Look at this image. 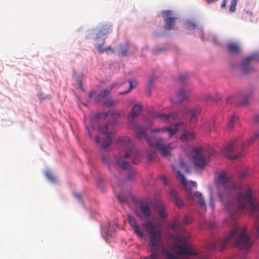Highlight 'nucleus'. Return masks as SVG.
<instances>
[{
    "label": "nucleus",
    "mask_w": 259,
    "mask_h": 259,
    "mask_svg": "<svg viewBox=\"0 0 259 259\" xmlns=\"http://www.w3.org/2000/svg\"><path fill=\"white\" fill-rule=\"evenodd\" d=\"M219 191L227 192L235 191L237 197L235 199L229 201L225 205L228 211L230 219H226L228 224L233 223L242 211L247 210L251 214L257 212L258 209L257 203L253 199L251 192L248 186L236 185L231 181V176L224 171L219 174L216 180Z\"/></svg>",
    "instance_id": "1"
},
{
    "label": "nucleus",
    "mask_w": 259,
    "mask_h": 259,
    "mask_svg": "<svg viewBox=\"0 0 259 259\" xmlns=\"http://www.w3.org/2000/svg\"><path fill=\"white\" fill-rule=\"evenodd\" d=\"M145 231L149 234V246L151 254L144 259H158L160 252L164 255L161 259H178L176 255L163 247L162 231L157 229L155 225L148 221L145 224Z\"/></svg>",
    "instance_id": "2"
},
{
    "label": "nucleus",
    "mask_w": 259,
    "mask_h": 259,
    "mask_svg": "<svg viewBox=\"0 0 259 259\" xmlns=\"http://www.w3.org/2000/svg\"><path fill=\"white\" fill-rule=\"evenodd\" d=\"M141 111L142 106L141 105L136 104L133 106L131 115L128 118L131 128L136 132L139 138H145L147 144L151 148L159 150L163 156L167 155L169 154V150L174 148L171 146L172 144L165 146L163 144V141L162 138H148L145 128L136 123L135 119L140 115ZM147 128H146V129Z\"/></svg>",
    "instance_id": "3"
},
{
    "label": "nucleus",
    "mask_w": 259,
    "mask_h": 259,
    "mask_svg": "<svg viewBox=\"0 0 259 259\" xmlns=\"http://www.w3.org/2000/svg\"><path fill=\"white\" fill-rule=\"evenodd\" d=\"M236 234L238 235L235 241L236 246L240 249H248L251 247L252 242L247 234V228H239L235 225L227 236L219 239L216 242L210 243L208 245V249L213 250L219 248L221 250L225 249L228 242Z\"/></svg>",
    "instance_id": "4"
},
{
    "label": "nucleus",
    "mask_w": 259,
    "mask_h": 259,
    "mask_svg": "<svg viewBox=\"0 0 259 259\" xmlns=\"http://www.w3.org/2000/svg\"><path fill=\"white\" fill-rule=\"evenodd\" d=\"M258 137L259 133H256L246 142L241 138H237L223 148L222 151V154L231 159H237L243 155L245 148L252 143Z\"/></svg>",
    "instance_id": "5"
},
{
    "label": "nucleus",
    "mask_w": 259,
    "mask_h": 259,
    "mask_svg": "<svg viewBox=\"0 0 259 259\" xmlns=\"http://www.w3.org/2000/svg\"><path fill=\"white\" fill-rule=\"evenodd\" d=\"M176 177L177 179L185 186L189 199L194 202H197L201 208L205 209V202L202 194L198 191L194 193L192 192V188L195 187L197 186L196 182L194 181H190L188 182L186 180L185 176L179 170L177 171Z\"/></svg>",
    "instance_id": "6"
},
{
    "label": "nucleus",
    "mask_w": 259,
    "mask_h": 259,
    "mask_svg": "<svg viewBox=\"0 0 259 259\" xmlns=\"http://www.w3.org/2000/svg\"><path fill=\"white\" fill-rule=\"evenodd\" d=\"M177 240L180 244H175L174 247L178 250V254L183 257L197 255V252L188 244L186 240H184L180 237Z\"/></svg>",
    "instance_id": "7"
},
{
    "label": "nucleus",
    "mask_w": 259,
    "mask_h": 259,
    "mask_svg": "<svg viewBox=\"0 0 259 259\" xmlns=\"http://www.w3.org/2000/svg\"><path fill=\"white\" fill-rule=\"evenodd\" d=\"M125 141L127 145V149L125 152L123 158H130L135 164L139 163L142 159V157L139 152L131 146V140L128 137L125 138Z\"/></svg>",
    "instance_id": "8"
},
{
    "label": "nucleus",
    "mask_w": 259,
    "mask_h": 259,
    "mask_svg": "<svg viewBox=\"0 0 259 259\" xmlns=\"http://www.w3.org/2000/svg\"><path fill=\"white\" fill-rule=\"evenodd\" d=\"M207 154L203 148H199L192 151V158L196 166L203 168L206 164Z\"/></svg>",
    "instance_id": "9"
},
{
    "label": "nucleus",
    "mask_w": 259,
    "mask_h": 259,
    "mask_svg": "<svg viewBox=\"0 0 259 259\" xmlns=\"http://www.w3.org/2000/svg\"><path fill=\"white\" fill-rule=\"evenodd\" d=\"M136 215L140 219L141 221L144 219L146 220V222L150 221V219L152 215V211L149 206L146 203H141L140 204L139 209L136 210ZM145 223L143 224V226L145 227Z\"/></svg>",
    "instance_id": "10"
},
{
    "label": "nucleus",
    "mask_w": 259,
    "mask_h": 259,
    "mask_svg": "<svg viewBox=\"0 0 259 259\" xmlns=\"http://www.w3.org/2000/svg\"><path fill=\"white\" fill-rule=\"evenodd\" d=\"M162 14L165 22L164 29L167 30L171 29L175 25V21L177 17L175 16L173 11L171 10L163 11Z\"/></svg>",
    "instance_id": "11"
},
{
    "label": "nucleus",
    "mask_w": 259,
    "mask_h": 259,
    "mask_svg": "<svg viewBox=\"0 0 259 259\" xmlns=\"http://www.w3.org/2000/svg\"><path fill=\"white\" fill-rule=\"evenodd\" d=\"M186 125L184 123H178L175 125L174 126L165 127L162 128H156L152 131L153 133L163 132H167L169 137H171L180 129H185Z\"/></svg>",
    "instance_id": "12"
},
{
    "label": "nucleus",
    "mask_w": 259,
    "mask_h": 259,
    "mask_svg": "<svg viewBox=\"0 0 259 259\" xmlns=\"http://www.w3.org/2000/svg\"><path fill=\"white\" fill-rule=\"evenodd\" d=\"M182 114H190V121L192 123H195L197 122V116L199 114L200 110L199 108H193L189 109L187 107H184L181 111Z\"/></svg>",
    "instance_id": "13"
},
{
    "label": "nucleus",
    "mask_w": 259,
    "mask_h": 259,
    "mask_svg": "<svg viewBox=\"0 0 259 259\" xmlns=\"http://www.w3.org/2000/svg\"><path fill=\"white\" fill-rule=\"evenodd\" d=\"M256 58L257 55L253 54L246 57L242 60L241 63V71L242 73L246 74L250 72L252 70L249 63L250 62L255 60Z\"/></svg>",
    "instance_id": "14"
},
{
    "label": "nucleus",
    "mask_w": 259,
    "mask_h": 259,
    "mask_svg": "<svg viewBox=\"0 0 259 259\" xmlns=\"http://www.w3.org/2000/svg\"><path fill=\"white\" fill-rule=\"evenodd\" d=\"M127 221L131 226L134 229L135 233L140 238H144L145 235L143 230L136 222L135 218L131 215H127Z\"/></svg>",
    "instance_id": "15"
},
{
    "label": "nucleus",
    "mask_w": 259,
    "mask_h": 259,
    "mask_svg": "<svg viewBox=\"0 0 259 259\" xmlns=\"http://www.w3.org/2000/svg\"><path fill=\"white\" fill-rule=\"evenodd\" d=\"M178 114L177 113L173 112L168 114L156 113L154 114V117L159 118L160 120L167 123H172L178 118Z\"/></svg>",
    "instance_id": "16"
},
{
    "label": "nucleus",
    "mask_w": 259,
    "mask_h": 259,
    "mask_svg": "<svg viewBox=\"0 0 259 259\" xmlns=\"http://www.w3.org/2000/svg\"><path fill=\"white\" fill-rule=\"evenodd\" d=\"M112 26L109 24L103 25L96 32V39L102 38L104 36L110 34L112 31Z\"/></svg>",
    "instance_id": "17"
},
{
    "label": "nucleus",
    "mask_w": 259,
    "mask_h": 259,
    "mask_svg": "<svg viewBox=\"0 0 259 259\" xmlns=\"http://www.w3.org/2000/svg\"><path fill=\"white\" fill-rule=\"evenodd\" d=\"M176 98H172L171 101L172 103L181 102L188 97V93L184 90H180L175 95Z\"/></svg>",
    "instance_id": "18"
},
{
    "label": "nucleus",
    "mask_w": 259,
    "mask_h": 259,
    "mask_svg": "<svg viewBox=\"0 0 259 259\" xmlns=\"http://www.w3.org/2000/svg\"><path fill=\"white\" fill-rule=\"evenodd\" d=\"M170 194L175 199L177 206L179 207H182L184 206L183 201L178 197V194L177 191L174 189L170 190Z\"/></svg>",
    "instance_id": "19"
},
{
    "label": "nucleus",
    "mask_w": 259,
    "mask_h": 259,
    "mask_svg": "<svg viewBox=\"0 0 259 259\" xmlns=\"http://www.w3.org/2000/svg\"><path fill=\"white\" fill-rule=\"evenodd\" d=\"M116 164L124 170H128L130 167V163L121 158L116 159Z\"/></svg>",
    "instance_id": "20"
},
{
    "label": "nucleus",
    "mask_w": 259,
    "mask_h": 259,
    "mask_svg": "<svg viewBox=\"0 0 259 259\" xmlns=\"http://www.w3.org/2000/svg\"><path fill=\"white\" fill-rule=\"evenodd\" d=\"M227 48L231 54H236L240 51L239 46L236 43L230 42L227 45Z\"/></svg>",
    "instance_id": "21"
},
{
    "label": "nucleus",
    "mask_w": 259,
    "mask_h": 259,
    "mask_svg": "<svg viewBox=\"0 0 259 259\" xmlns=\"http://www.w3.org/2000/svg\"><path fill=\"white\" fill-rule=\"evenodd\" d=\"M195 138V134L192 132H186L184 133L180 137L182 141H187L192 140Z\"/></svg>",
    "instance_id": "22"
},
{
    "label": "nucleus",
    "mask_w": 259,
    "mask_h": 259,
    "mask_svg": "<svg viewBox=\"0 0 259 259\" xmlns=\"http://www.w3.org/2000/svg\"><path fill=\"white\" fill-rule=\"evenodd\" d=\"M157 212L158 215L162 219L167 217V214L166 212V207L163 204H160L157 206Z\"/></svg>",
    "instance_id": "23"
},
{
    "label": "nucleus",
    "mask_w": 259,
    "mask_h": 259,
    "mask_svg": "<svg viewBox=\"0 0 259 259\" xmlns=\"http://www.w3.org/2000/svg\"><path fill=\"white\" fill-rule=\"evenodd\" d=\"M169 228L173 230H176L177 229L181 227L180 220L178 217H176L174 221L170 222L168 225Z\"/></svg>",
    "instance_id": "24"
},
{
    "label": "nucleus",
    "mask_w": 259,
    "mask_h": 259,
    "mask_svg": "<svg viewBox=\"0 0 259 259\" xmlns=\"http://www.w3.org/2000/svg\"><path fill=\"white\" fill-rule=\"evenodd\" d=\"M238 120V118L235 115H232L229 120L227 130L231 131L233 129L234 125L236 124Z\"/></svg>",
    "instance_id": "25"
},
{
    "label": "nucleus",
    "mask_w": 259,
    "mask_h": 259,
    "mask_svg": "<svg viewBox=\"0 0 259 259\" xmlns=\"http://www.w3.org/2000/svg\"><path fill=\"white\" fill-rule=\"evenodd\" d=\"M109 124H105L103 125H101L99 127V130L103 134L108 135H112V133L109 131Z\"/></svg>",
    "instance_id": "26"
},
{
    "label": "nucleus",
    "mask_w": 259,
    "mask_h": 259,
    "mask_svg": "<svg viewBox=\"0 0 259 259\" xmlns=\"http://www.w3.org/2000/svg\"><path fill=\"white\" fill-rule=\"evenodd\" d=\"M128 47V45L127 42L121 44L119 47V55L122 56L126 55L127 53Z\"/></svg>",
    "instance_id": "27"
},
{
    "label": "nucleus",
    "mask_w": 259,
    "mask_h": 259,
    "mask_svg": "<svg viewBox=\"0 0 259 259\" xmlns=\"http://www.w3.org/2000/svg\"><path fill=\"white\" fill-rule=\"evenodd\" d=\"M112 135H108L106 137L105 139H104V141L103 142V143L102 144L101 147L103 149H106L112 143Z\"/></svg>",
    "instance_id": "28"
},
{
    "label": "nucleus",
    "mask_w": 259,
    "mask_h": 259,
    "mask_svg": "<svg viewBox=\"0 0 259 259\" xmlns=\"http://www.w3.org/2000/svg\"><path fill=\"white\" fill-rule=\"evenodd\" d=\"M114 191L117 195V197L119 200L121 202H124L126 200V198L122 197L121 194H118V190L120 189V185L117 184L116 186H114Z\"/></svg>",
    "instance_id": "29"
},
{
    "label": "nucleus",
    "mask_w": 259,
    "mask_h": 259,
    "mask_svg": "<svg viewBox=\"0 0 259 259\" xmlns=\"http://www.w3.org/2000/svg\"><path fill=\"white\" fill-rule=\"evenodd\" d=\"M97 49H98V50L99 51V52L101 54H102V53H104L105 52L108 51V50H111L112 53L114 52L113 50H112L111 49V47H108L105 49H103V45H101V44H99L97 46Z\"/></svg>",
    "instance_id": "30"
},
{
    "label": "nucleus",
    "mask_w": 259,
    "mask_h": 259,
    "mask_svg": "<svg viewBox=\"0 0 259 259\" xmlns=\"http://www.w3.org/2000/svg\"><path fill=\"white\" fill-rule=\"evenodd\" d=\"M213 122L211 121L210 122H206L204 123V130L208 131H211L213 129Z\"/></svg>",
    "instance_id": "31"
},
{
    "label": "nucleus",
    "mask_w": 259,
    "mask_h": 259,
    "mask_svg": "<svg viewBox=\"0 0 259 259\" xmlns=\"http://www.w3.org/2000/svg\"><path fill=\"white\" fill-rule=\"evenodd\" d=\"M238 0H231V4L229 7V11L231 12H234L236 10V7Z\"/></svg>",
    "instance_id": "32"
},
{
    "label": "nucleus",
    "mask_w": 259,
    "mask_h": 259,
    "mask_svg": "<svg viewBox=\"0 0 259 259\" xmlns=\"http://www.w3.org/2000/svg\"><path fill=\"white\" fill-rule=\"evenodd\" d=\"M136 171L135 170H130L128 172V179L130 181H134L136 179Z\"/></svg>",
    "instance_id": "33"
},
{
    "label": "nucleus",
    "mask_w": 259,
    "mask_h": 259,
    "mask_svg": "<svg viewBox=\"0 0 259 259\" xmlns=\"http://www.w3.org/2000/svg\"><path fill=\"white\" fill-rule=\"evenodd\" d=\"M46 177L52 182H55L56 181V178L51 172H47L46 174Z\"/></svg>",
    "instance_id": "34"
},
{
    "label": "nucleus",
    "mask_w": 259,
    "mask_h": 259,
    "mask_svg": "<svg viewBox=\"0 0 259 259\" xmlns=\"http://www.w3.org/2000/svg\"><path fill=\"white\" fill-rule=\"evenodd\" d=\"M255 225L257 234L259 237V215H256V219L255 220Z\"/></svg>",
    "instance_id": "35"
},
{
    "label": "nucleus",
    "mask_w": 259,
    "mask_h": 259,
    "mask_svg": "<svg viewBox=\"0 0 259 259\" xmlns=\"http://www.w3.org/2000/svg\"><path fill=\"white\" fill-rule=\"evenodd\" d=\"M192 222V219L191 217L186 216L184 220L183 221V223L184 225H188Z\"/></svg>",
    "instance_id": "36"
},
{
    "label": "nucleus",
    "mask_w": 259,
    "mask_h": 259,
    "mask_svg": "<svg viewBox=\"0 0 259 259\" xmlns=\"http://www.w3.org/2000/svg\"><path fill=\"white\" fill-rule=\"evenodd\" d=\"M118 85V83H113L111 84V85L109 88H107L106 90H104L103 91L105 93H106V94L107 95L109 92H110V91L112 90V89L113 88H114V87H116Z\"/></svg>",
    "instance_id": "37"
},
{
    "label": "nucleus",
    "mask_w": 259,
    "mask_h": 259,
    "mask_svg": "<svg viewBox=\"0 0 259 259\" xmlns=\"http://www.w3.org/2000/svg\"><path fill=\"white\" fill-rule=\"evenodd\" d=\"M147 157L149 161L152 160L155 157V152L153 151L148 152Z\"/></svg>",
    "instance_id": "38"
},
{
    "label": "nucleus",
    "mask_w": 259,
    "mask_h": 259,
    "mask_svg": "<svg viewBox=\"0 0 259 259\" xmlns=\"http://www.w3.org/2000/svg\"><path fill=\"white\" fill-rule=\"evenodd\" d=\"M102 161L107 165H109V157L108 156L102 155L101 156Z\"/></svg>",
    "instance_id": "39"
},
{
    "label": "nucleus",
    "mask_w": 259,
    "mask_h": 259,
    "mask_svg": "<svg viewBox=\"0 0 259 259\" xmlns=\"http://www.w3.org/2000/svg\"><path fill=\"white\" fill-rule=\"evenodd\" d=\"M188 75L186 74H181L180 75L178 78V80L180 82H182L186 79L187 78Z\"/></svg>",
    "instance_id": "40"
},
{
    "label": "nucleus",
    "mask_w": 259,
    "mask_h": 259,
    "mask_svg": "<svg viewBox=\"0 0 259 259\" xmlns=\"http://www.w3.org/2000/svg\"><path fill=\"white\" fill-rule=\"evenodd\" d=\"M129 84H130V88H129L128 90L124 92L120 93V94H124L127 93L133 88L134 87H133V82L132 80L129 81Z\"/></svg>",
    "instance_id": "41"
},
{
    "label": "nucleus",
    "mask_w": 259,
    "mask_h": 259,
    "mask_svg": "<svg viewBox=\"0 0 259 259\" xmlns=\"http://www.w3.org/2000/svg\"><path fill=\"white\" fill-rule=\"evenodd\" d=\"M104 104L106 106H112L113 105V101L112 100H107L105 102Z\"/></svg>",
    "instance_id": "42"
},
{
    "label": "nucleus",
    "mask_w": 259,
    "mask_h": 259,
    "mask_svg": "<svg viewBox=\"0 0 259 259\" xmlns=\"http://www.w3.org/2000/svg\"><path fill=\"white\" fill-rule=\"evenodd\" d=\"M195 27H196V25L194 23L191 22H189L187 23V28L188 29H190L194 28Z\"/></svg>",
    "instance_id": "43"
},
{
    "label": "nucleus",
    "mask_w": 259,
    "mask_h": 259,
    "mask_svg": "<svg viewBox=\"0 0 259 259\" xmlns=\"http://www.w3.org/2000/svg\"><path fill=\"white\" fill-rule=\"evenodd\" d=\"M108 114L107 113H98L96 115V118H100L102 116H103L104 118H105L107 116Z\"/></svg>",
    "instance_id": "44"
},
{
    "label": "nucleus",
    "mask_w": 259,
    "mask_h": 259,
    "mask_svg": "<svg viewBox=\"0 0 259 259\" xmlns=\"http://www.w3.org/2000/svg\"><path fill=\"white\" fill-rule=\"evenodd\" d=\"M209 204H210V206L211 207V208L212 209H213L214 208V205L213 199L211 197H210L209 198Z\"/></svg>",
    "instance_id": "45"
},
{
    "label": "nucleus",
    "mask_w": 259,
    "mask_h": 259,
    "mask_svg": "<svg viewBox=\"0 0 259 259\" xmlns=\"http://www.w3.org/2000/svg\"><path fill=\"white\" fill-rule=\"evenodd\" d=\"M74 196L78 200V201L80 202H82V199H81V197L80 196V195L79 194H78V193H75L74 194Z\"/></svg>",
    "instance_id": "46"
},
{
    "label": "nucleus",
    "mask_w": 259,
    "mask_h": 259,
    "mask_svg": "<svg viewBox=\"0 0 259 259\" xmlns=\"http://www.w3.org/2000/svg\"><path fill=\"white\" fill-rule=\"evenodd\" d=\"M161 180L163 183V184L164 185H166L167 184V180H166V177L165 176H162V177H161Z\"/></svg>",
    "instance_id": "47"
},
{
    "label": "nucleus",
    "mask_w": 259,
    "mask_h": 259,
    "mask_svg": "<svg viewBox=\"0 0 259 259\" xmlns=\"http://www.w3.org/2000/svg\"><path fill=\"white\" fill-rule=\"evenodd\" d=\"M227 2V0H223L221 6L222 8H224L226 7Z\"/></svg>",
    "instance_id": "48"
},
{
    "label": "nucleus",
    "mask_w": 259,
    "mask_h": 259,
    "mask_svg": "<svg viewBox=\"0 0 259 259\" xmlns=\"http://www.w3.org/2000/svg\"><path fill=\"white\" fill-rule=\"evenodd\" d=\"M95 142L97 144H99L100 142V138L99 136H96L95 139Z\"/></svg>",
    "instance_id": "49"
},
{
    "label": "nucleus",
    "mask_w": 259,
    "mask_h": 259,
    "mask_svg": "<svg viewBox=\"0 0 259 259\" xmlns=\"http://www.w3.org/2000/svg\"><path fill=\"white\" fill-rule=\"evenodd\" d=\"M245 13L247 15H248L250 17H251L252 16V12L249 10L246 11Z\"/></svg>",
    "instance_id": "50"
},
{
    "label": "nucleus",
    "mask_w": 259,
    "mask_h": 259,
    "mask_svg": "<svg viewBox=\"0 0 259 259\" xmlns=\"http://www.w3.org/2000/svg\"><path fill=\"white\" fill-rule=\"evenodd\" d=\"M106 95H107V94H106V93H105L104 91L102 92L100 94V96L101 97H102V98L105 97Z\"/></svg>",
    "instance_id": "51"
},
{
    "label": "nucleus",
    "mask_w": 259,
    "mask_h": 259,
    "mask_svg": "<svg viewBox=\"0 0 259 259\" xmlns=\"http://www.w3.org/2000/svg\"><path fill=\"white\" fill-rule=\"evenodd\" d=\"M254 121L256 122H259V115H256L254 117Z\"/></svg>",
    "instance_id": "52"
},
{
    "label": "nucleus",
    "mask_w": 259,
    "mask_h": 259,
    "mask_svg": "<svg viewBox=\"0 0 259 259\" xmlns=\"http://www.w3.org/2000/svg\"><path fill=\"white\" fill-rule=\"evenodd\" d=\"M247 175V172L246 171H244L242 172V174L240 175V176L242 178L245 177Z\"/></svg>",
    "instance_id": "53"
},
{
    "label": "nucleus",
    "mask_w": 259,
    "mask_h": 259,
    "mask_svg": "<svg viewBox=\"0 0 259 259\" xmlns=\"http://www.w3.org/2000/svg\"><path fill=\"white\" fill-rule=\"evenodd\" d=\"M190 237V235L189 234V233H187L186 235V236H185V239H187L188 238H189Z\"/></svg>",
    "instance_id": "54"
},
{
    "label": "nucleus",
    "mask_w": 259,
    "mask_h": 259,
    "mask_svg": "<svg viewBox=\"0 0 259 259\" xmlns=\"http://www.w3.org/2000/svg\"><path fill=\"white\" fill-rule=\"evenodd\" d=\"M180 165H181V167L182 168H183V167H184L185 166V164H184V163H183V161H181Z\"/></svg>",
    "instance_id": "55"
},
{
    "label": "nucleus",
    "mask_w": 259,
    "mask_h": 259,
    "mask_svg": "<svg viewBox=\"0 0 259 259\" xmlns=\"http://www.w3.org/2000/svg\"><path fill=\"white\" fill-rule=\"evenodd\" d=\"M207 2L208 3H213V2H215L216 1H218V0H206Z\"/></svg>",
    "instance_id": "56"
},
{
    "label": "nucleus",
    "mask_w": 259,
    "mask_h": 259,
    "mask_svg": "<svg viewBox=\"0 0 259 259\" xmlns=\"http://www.w3.org/2000/svg\"><path fill=\"white\" fill-rule=\"evenodd\" d=\"M210 226H211V227H214V226H215V223L214 222L211 223Z\"/></svg>",
    "instance_id": "57"
},
{
    "label": "nucleus",
    "mask_w": 259,
    "mask_h": 259,
    "mask_svg": "<svg viewBox=\"0 0 259 259\" xmlns=\"http://www.w3.org/2000/svg\"><path fill=\"white\" fill-rule=\"evenodd\" d=\"M151 124V122L150 121H148V126H150Z\"/></svg>",
    "instance_id": "58"
},
{
    "label": "nucleus",
    "mask_w": 259,
    "mask_h": 259,
    "mask_svg": "<svg viewBox=\"0 0 259 259\" xmlns=\"http://www.w3.org/2000/svg\"><path fill=\"white\" fill-rule=\"evenodd\" d=\"M246 103H247V102H246V101H245V102H244L243 103V104H244H244H246Z\"/></svg>",
    "instance_id": "59"
},
{
    "label": "nucleus",
    "mask_w": 259,
    "mask_h": 259,
    "mask_svg": "<svg viewBox=\"0 0 259 259\" xmlns=\"http://www.w3.org/2000/svg\"><path fill=\"white\" fill-rule=\"evenodd\" d=\"M229 100H230V99H228V100H227V102H228V103H229V102H230Z\"/></svg>",
    "instance_id": "60"
},
{
    "label": "nucleus",
    "mask_w": 259,
    "mask_h": 259,
    "mask_svg": "<svg viewBox=\"0 0 259 259\" xmlns=\"http://www.w3.org/2000/svg\"><path fill=\"white\" fill-rule=\"evenodd\" d=\"M174 170H176L175 168H172Z\"/></svg>",
    "instance_id": "61"
}]
</instances>
